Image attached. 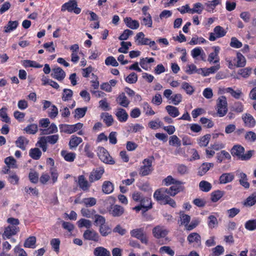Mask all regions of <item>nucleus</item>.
<instances>
[{"instance_id": "1", "label": "nucleus", "mask_w": 256, "mask_h": 256, "mask_svg": "<svg viewBox=\"0 0 256 256\" xmlns=\"http://www.w3.org/2000/svg\"><path fill=\"white\" fill-rule=\"evenodd\" d=\"M244 148L240 144H236L233 146L230 150V153L234 157H236L242 160H248L252 156V151L249 150L246 154H244Z\"/></svg>"}, {"instance_id": "2", "label": "nucleus", "mask_w": 256, "mask_h": 256, "mask_svg": "<svg viewBox=\"0 0 256 256\" xmlns=\"http://www.w3.org/2000/svg\"><path fill=\"white\" fill-rule=\"evenodd\" d=\"M154 159V157L153 156H151L143 160V165L141 166L139 169L138 173L140 175L142 176H146L151 174L153 170L152 164Z\"/></svg>"}, {"instance_id": "3", "label": "nucleus", "mask_w": 256, "mask_h": 256, "mask_svg": "<svg viewBox=\"0 0 256 256\" xmlns=\"http://www.w3.org/2000/svg\"><path fill=\"white\" fill-rule=\"evenodd\" d=\"M228 103L224 96L219 97L216 102L217 114L218 116H224L228 112Z\"/></svg>"}, {"instance_id": "4", "label": "nucleus", "mask_w": 256, "mask_h": 256, "mask_svg": "<svg viewBox=\"0 0 256 256\" xmlns=\"http://www.w3.org/2000/svg\"><path fill=\"white\" fill-rule=\"evenodd\" d=\"M98 155L99 158L104 163L114 164L115 162L108 150L103 147L98 148Z\"/></svg>"}, {"instance_id": "5", "label": "nucleus", "mask_w": 256, "mask_h": 256, "mask_svg": "<svg viewBox=\"0 0 256 256\" xmlns=\"http://www.w3.org/2000/svg\"><path fill=\"white\" fill-rule=\"evenodd\" d=\"M130 236L140 240V242L144 244H148V238L144 232L142 228H135L130 230Z\"/></svg>"}, {"instance_id": "6", "label": "nucleus", "mask_w": 256, "mask_h": 256, "mask_svg": "<svg viewBox=\"0 0 256 256\" xmlns=\"http://www.w3.org/2000/svg\"><path fill=\"white\" fill-rule=\"evenodd\" d=\"M77 6L76 0H70L62 6L61 10L62 11L68 10L69 12H74L76 14H79L81 10Z\"/></svg>"}, {"instance_id": "7", "label": "nucleus", "mask_w": 256, "mask_h": 256, "mask_svg": "<svg viewBox=\"0 0 256 256\" xmlns=\"http://www.w3.org/2000/svg\"><path fill=\"white\" fill-rule=\"evenodd\" d=\"M104 169L102 168H98L93 170L90 173L88 180L90 183L99 180L104 173Z\"/></svg>"}, {"instance_id": "8", "label": "nucleus", "mask_w": 256, "mask_h": 256, "mask_svg": "<svg viewBox=\"0 0 256 256\" xmlns=\"http://www.w3.org/2000/svg\"><path fill=\"white\" fill-rule=\"evenodd\" d=\"M19 228L16 226H8L4 229L2 234L3 239L10 238L11 236L16 234L19 232Z\"/></svg>"}, {"instance_id": "9", "label": "nucleus", "mask_w": 256, "mask_h": 256, "mask_svg": "<svg viewBox=\"0 0 256 256\" xmlns=\"http://www.w3.org/2000/svg\"><path fill=\"white\" fill-rule=\"evenodd\" d=\"M188 242L192 244L194 246L198 247L201 245V237L200 235L196 232H192L190 234L187 238Z\"/></svg>"}, {"instance_id": "10", "label": "nucleus", "mask_w": 256, "mask_h": 256, "mask_svg": "<svg viewBox=\"0 0 256 256\" xmlns=\"http://www.w3.org/2000/svg\"><path fill=\"white\" fill-rule=\"evenodd\" d=\"M83 237L85 240L95 242H98L100 240V236L98 233L93 230H86L83 234Z\"/></svg>"}, {"instance_id": "11", "label": "nucleus", "mask_w": 256, "mask_h": 256, "mask_svg": "<svg viewBox=\"0 0 256 256\" xmlns=\"http://www.w3.org/2000/svg\"><path fill=\"white\" fill-rule=\"evenodd\" d=\"M51 76L53 78L59 81H62L64 78L66 74L62 68L56 67L52 68Z\"/></svg>"}, {"instance_id": "12", "label": "nucleus", "mask_w": 256, "mask_h": 256, "mask_svg": "<svg viewBox=\"0 0 256 256\" xmlns=\"http://www.w3.org/2000/svg\"><path fill=\"white\" fill-rule=\"evenodd\" d=\"M166 188H162L159 190H157L154 194V198L160 202L162 204L164 203L168 197V195H166V191L165 190Z\"/></svg>"}, {"instance_id": "13", "label": "nucleus", "mask_w": 256, "mask_h": 256, "mask_svg": "<svg viewBox=\"0 0 256 256\" xmlns=\"http://www.w3.org/2000/svg\"><path fill=\"white\" fill-rule=\"evenodd\" d=\"M78 184L80 188L83 191H88L90 187V182H88L83 175L78 176Z\"/></svg>"}, {"instance_id": "14", "label": "nucleus", "mask_w": 256, "mask_h": 256, "mask_svg": "<svg viewBox=\"0 0 256 256\" xmlns=\"http://www.w3.org/2000/svg\"><path fill=\"white\" fill-rule=\"evenodd\" d=\"M184 7H186L187 10L186 12H188V13L192 14L195 13L200 14L204 10L203 6L200 2H197L194 4V7L192 8H190V6L188 4L185 5Z\"/></svg>"}, {"instance_id": "15", "label": "nucleus", "mask_w": 256, "mask_h": 256, "mask_svg": "<svg viewBox=\"0 0 256 256\" xmlns=\"http://www.w3.org/2000/svg\"><path fill=\"white\" fill-rule=\"evenodd\" d=\"M184 190V187L182 184H174L171 186L170 188H166L165 190L166 191V194L172 196H175L178 192H182Z\"/></svg>"}, {"instance_id": "16", "label": "nucleus", "mask_w": 256, "mask_h": 256, "mask_svg": "<svg viewBox=\"0 0 256 256\" xmlns=\"http://www.w3.org/2000/svg\"><path fill=\"white\" fill-rule=\"evenodd\" d=\"M115 114L118 121L122 122H126L128 118L126 110L122 108H118L116 110Z\"/></svg>"}, {"instance_id": "17", "label": "nucleus", "mask_w": 256, "mask_h": 256, "mask_svg": "<svg viewBox=\"0 0 256 256\" xmlns=\"http://www.w3.org/2000/svg\"><path fill=\"white\" fill-rule=\"evenodd\" d=\"M152 232L154 236L157 238H164L168 234V231L160 226H157L154 228Z\"/></svg>"}, {"instance_id": "18", "label": "nucleus", "mask_w": 256, "mask_h": 256, "mask_svg": "<svg viewBox=\"0 0 256 256\" xmlns=\"http://www.w3.org/2000/svg\"><path fill=\"white\" fill-rule=\"evenodd\" d=\"M236 174L239 178L240 184L244 188H248L250 187V184L248 182L246 174L239 171L236 172Z\"/></svg>"}, {"instance_id": "19", "label": "nucleus", "mask_w": 256, "mask_h": 256, "mask_svg": "<svg viewBox=\"0 0 256 256\" xmlns=\"http://www.w3.org/2000/svg\"><path fill=\"white\" fill-rule=\"evenodd\" d=\"M124 21L126 26L132 30H136L140 26L139 22L136 20H133L130 17H126Z\"/></svg>"}, {"instance_id": "20", "label": "nucleus", "mask_w": 256, "mask_h": 256, "mask_svg": "<svg viewBox=\"0 0 256 256\" xmlns=\"http://www.w3.org/2000/svg\"><path fill=\"white\" fill-rule=\"evenodd\" d=\"M29 142V140L24 136H20L18 137L16 141V145L22 150L26 149V147Z\"/></svg>"}, {"instance_id": "21", "label": "nucleus", "mask_w": 256, "mask_h": 256, "mask_svg": "<svg viewBox=\"0 0 256 256\" xmlns=\"http://www.w3.org/2000/svg\"><path fill=\"white\" fill-rule=\"evenodd\" d=\"M116 101L120 106L125 108H127L130 102L124 92L120 94L118 96Z\"/></svg>"}, {"instance_id": "22", "label": "nucleus", "mask_w": 256, "mask_h": 256, "mask_svg": "<svg viewBox=\"0 0 256 256\" xmlns=\"http://www.w3.org/2000/svg\"><path fill=\"white\" fill-rule=\"evenodd\" d=\"M220 66V64H216V66H211L207 68H200V70L202 72L203 76H209L210 74H214L217 72Z\"/></svg>"}, {"instance_id": "23", "label": "nucleus", "mask_w": 256, "mask_h": 256, "mask_svg": "<svg viewBox=\"0 0 256 256\" xmlns=\"http://www.w3.org/2000/svg\"><path fill=\"white\" fill-rule=\"evenodd\" d=\"M234 178V176L232 173H224L220 177V183L222 184H225L230 182L233 180Z\"/></svg>"}, {"instance_id": "24", "label": "nucleus", "mask_w": 256, "mask_h": 256, "mask_svg": "<svg viewBox=\"0 0 256 256\" xmlns=\"http://www.w3.org/2000/svg\"><path fill=\"white\" fill-rule=\"evenodd\" d=\"M134 38L138 45L148 44L149 41V38H144V34L142 32H138Z\"/></svg>"}, {"instance_id": "25", "label": "nucleus", "mask_w": 256, "mask_h": 256, "mask_svg": "<svg viewBox=\"0 0 256 256\" xmlns=\"http://www.w3.org/2000/svg\"><path fill=\"white\" fill-rule=\"evenodd\" d=\"M94 256H111L110 252L102 246H98L94 250Z\"/></svg>"}, {"instance_id": "26", "label": "nucleus", "mask_w": 256, "mask_h": 256, "mask_svg": "<svg viewBox=\"0 0 256 256\" xmlns=\"http://www.w3.org/2000/svg\"><path fill=\"white\" fill-rule=\"evenodd\" d=\"M214 166L213 163L204 162L203 163L199 168L198 170V174L202 176L205 174L206 172L212 168Z\"/></svg>"}, {"instance_id": "27", "label": "nucleus", "mask_w": 256, "mask_h": 256, "mask_svg": "<svg viewBox=\"0 0 256 256\" xmlns=\"http://www.w3.org/2000/svg\"><path fill=\"white\" fill-rule=\"evenodd\" d=\"M60 154L65 160L68 162H72L74 161L76 158V154L75 153L68 152L66 150H62L60 152Z\"/></svg>"}, {"instance_id": "28", "label": "nucleus", "mask_w": 256, "mask_h": 256, "mask_svg": "<svg viewBox=\"0 0 256 256\" xmlns=\"http://www.w3.org/2000/svg\"><path fill=\"white\" fill-rule=\"evenodd\" d=\"M114 190V184L110 181H104L102 186V192L106 194L112 193Z\"/></svg>"}, {"instance_id": "29", "label": "nucleus", "mask_w": 256, "mask_h": 256, "mask_svg": "<svg viewBox=\"0 0 256 256\" xmlns=\"http://www.w3.org/2000/svg\"><path fill=\"white\" fill-rule=\"evenodd\" d=\"M124 212V208L119 205H114L112 207L110 214L114 216H120Z\"/></svg>"}, {"instance_id": "30", "label": "nucleus", "mask_w": 256, "mask_h": 256, "mask_svg": "<svg viewBox=\"0 0 256 256\" xmlns=\"http://www.w3.org/2000/svg\"><path fill=\"white\" fill-rule=\"evenodd\" d=\"M82 142V140L81 138L72 136L68 144L70 149L76 148Z\"/></svg>"}, {"instance_id": "31", "label": "nucleus", "mask_w": 256, "mask_h": 256, "mask_svg": "<svg viewBox=\"0 0 256 256\" xmlns=\"http://www.w3.org/2000/svg\"><path fill=\"white\" fill-rule=\"evenodd\" d=\"M242 119L246 125L249 128L254 127L256 125L255 120L250 114H246Z\"/></svg>"}, {"instance_id": "32", "label": "nucleus", "mask_w": 256, "mask_h": 256, "mask_svg": "<svg viewBox=\"0 0 256 256\" xmlns=\"http://www.w3.org/2000/svg\"><path fill=\"white\" fill-rule=\"evenodd\" d=\"M166 110L168 114L173 118L177 117L180 114L178 108L170 105L166 106Z\"/></svg>"}, {"instance_id": "33", "label": "nucleus", "mask_w": 256, "mask_h": 256, "mask_svg": "<svg viewBox=\"0 0 256 256\" xmlns=\"http://www.w3.org/2000/svg\"><path fill=\"white\" fill-rule=\"evenodd\" d=\"M8 109L6 106H3L0 109V118L1 120L6 123H10V119L8 117L7 112Z\"/></svg>"}, {"instance_id": "34", "label": "nucleus", "mask_w": 256, "mask_h": 256, "mask_svg": "<svg viewBox=\"0 0 256 256\" xmlns=\"http://www.w3.org/2000/svg\"><path fill=\"white\" fill-rule=\"evenodd\" d=\"M93 219L96 226L100 227L106 224V220L105 218L101 215L96 214L94 215Z\"/></svg>"}, {"instance_id": "35", "label": "nucleus", "mask_w": 256, "mask_h": 256, "mask_svg": "<svg viewBox=\"0 0 256 256\" xmlns=\"http://www.w3.org/2000/svg\"><path fill=\"white\" fill-rule=\"evenodd\" d=\"M162 183L164 186H168L172 184L180 185L183 184L182 182L174 179L170 176H168L166 178H165L163 180Z\"/></svg>"}, {"instance_id": "36", "label": "nucleus", "mask_w": 256, "mask_h": 256, "mask_svg": "<svg viewBox=\"0 0 256 256\" xmlns=\"http://www.w3.org/2000/svg\"><path fill=\"white\" fill-rule=\"evenodd\" d=\"M29 156L32 159L38 160L42 156V152L38 148H31L29 151Z\"/></svg>"}, {"instance_id": "37", "label": "nucleus", "mask_w": 256, "mask_h": 256, "mask_svg": "<svg viewBox=\"0 0 256 256\" xmlns=\"http://www.w3.org/2000/svg\"><path fill=\"white\" fill-rule=\"evenodd\" d=\"M112 232V228L106 224L99 227V232L102 236H108Z\"/></svg>"}, {"instance_id": "38", "label": "nucleus", "mask_w": 256, "mask_h": 256, "mask_svg": "<svg viewBox=\"0 0 256 256\" xmlns=\"http://www.w3.org/2000/svg\"><path fill=\"white\" fill-rule=\"evenodd\" d=\"M36 238L35 236H30L28 238L24 244L25 248H34L36 247Z\"/></svg>"}, {"instance_id": "39", "label": "nucleus", "mask_w": 256, "mask_h": 256, "mask_svg": "<svg viewBox=\"0 0 256 256\" xmlns=\"http://www.w3.org/2000/svg\"><path fill=\"white\" fill-rule=\"evenodd\" d=\"M180 224L184 225L186 228L190 220V216L188 214H184L183 212H180Z\"/></svg>"}, {"instance_id": "40", "label": "nucleus", "mask_w": 256, "mask_h": 256, "mask_svg": "<svg viewBox=\"0 0 256 256\" xmlns=\"http://www.w3.org/2000/svg\"><path fill=\"white\" fill-rule=\"evenodd\" d=\"M142 206H143L144 211H146L152 208L150 198H148L143 197L142 200L140 202Z\"/></svg>"}, {"instance_id": "41", "label": "nucleus", "mask_w": 256, "mask_h": 256, "mask_svg": "<svg viewBox=\"0 0 256 256\" xmlns=\"http://www.w3.org/2000/svg\"><path fill=\"white\" fill-rule=\"evenodd\" d=\"M236 64L237 67H244L246 64V60L244 56L241 53H238L236 54Z\"/></svg>"}, {"instance_id": "42", "label": "nucleus", "mask_w": 256, "mask_h": 256, "mask_svg": "<svg viewBox=\"0 0 256 256\" xmlns=\"http://www.w3.org/2000/svg\"><path fill=\"white\" fill-rule=\"evenodd\" d=\"M220 0H213L210 2H208L205 4L206 10L209 12H212L216 6L220 4Z\"/></svg>"}, {"instance_id": "43", "label": "nucleus", "mask_w": 256, "mask_h": 256, "mask_svg": "<svg viewBox=\"0 0 256 256\" xmlns=\"http://www.w3.org/2000/svg\"><path fill=\"white\" fill-rule=\"evenodd\" d=\"M23 66L25 68L32 67L36 68H40L42 65L38 64L37 62L30 60H24L22 62Z\"/></svg>"}, {"instance_id": "44", "label": "nucleus", "mask_w": 256, "mask_h": 256, "mask_svg": "<svg viewBox=\"0 0 256 256\" xmlns=\"http://www.w3.org/2000/svg\"><path fill=\"white\" fill-rule=\"evenodd\" d=\"M199 187L202 191L208 192L211 190L212 186L209 182L202 180L199 184Z\"/></svg>"}, {"instance_id": "45", "label": "nucleus", "mask_w": 256, "mask_h": 256, "mask_svg": "<svg viewBox=\"0 0 256 256\" xmlns=\"http://www.w3.org/2000/svg\"><path fill=\"white\" fill-rule=\"evenodd\" d=\"M154 62V59L153 58H142L140 60V64L141 67L146 70H148L147 64L152 63Z\"/></svg>"}, {"instance_id": "46", "label": "nucleus", "mask_w": 256, "mask_h": 256, "mask_svg": "<svg viewBox=\"0 0 256 256\" xmlns=\"http://www.w3.org/2000/svg\"><path fill=\"white\" fill-rule=\"evenodd\" d=\"M42 130V134H49L56 133L58 130L56 126L54 124L52 123L48 128L47 129H44Z\"/></svg>"}, {"instance_id": "47", "label": "nucleus", "mask_w": 256, "mask_h": 256, "mask_svg": "<svg viewBox=\"0 0 256 256\" xmlns=\"http://www.w3.org/2000/svg\"><path fill=\"white\" fill-rule=\"evenodd\" d=\"M206 40L202 37H198L196 36H193L191 40L189 42L190 45L200 44L206 43Z\"/></svg>"}, {"instance_id": "48", "label": "nucleus", "mask_w": 256, "mask_h": 256, "mask_svg": "<svg viewBox=\"0 0 256 256\" xmlns=\"http://www.w3.org/2000/svg\"><path fill=\"white\" fill-rule=\"evenodd\" d=\"M4 162L9 168H17L16 160L12 156L6 158Z\"/></svg>"}, {"instance_id": "49", "label": "nucleus", "mask_w": 256, "mask_h": 256, "mask_svg": "<svg viewBox=\"0 0 256 256\" xmlns=\"http://www.w3.org/2000/svg\"><path fill=\"white\" fill-rule=\"evenodd\" d=\"M73 95V92L72 90L68 88H64L63 90L62 100L64 101H68L70 100Z\"/></svg>"}, {"instance_id": "50", "label": "nucleus", "mask_w": 256, "mask_h": 256, "mask_svg": "<svg viewBox=\"0 0 256 256\" xmlns=\"http://www.w3.org/2000/svg\"><path fill=\"white\" fill-rule=\"evenodd\" d=\"M78 225L79 228L85 227L90 228L92 226V224L89 220L81 218L78 222Z\"/></svg>"}, {"instance_id": "51", "label": "nucleus", "mask_w": 256, "mask_h": 256, "mask_svg": "<svg viewBox=\"0 0 256 256\" xmlns=\"http://www.w3.org/2000/svg\"><path fill=\"white\" fill-rule=\"evenodd\" d=\"M60 132L71 134L74 132V129L72 125H68L66 124H61L60 126Z\"/></svg>"}, {"instance_id": "52", "label": "nucleus", "mask_w": 256, "mask_h": 256, "mask_svg": "<svg viewBox=\"0 0 256 256\" xmlns=\"http://www.w3.org/2000/svg\"><path fill=\"white\" fill-rule=\"evenodd\" d=\"M38 125L36 124H31L28 125L24 128V130L28 134H35L38 132Z\"/></svg>"}, {"instance_id": "53", "label": "nucleus", "mask_w": 256, "mask_h": 256, "mask_svg": "<svg viewBox=\"0 0 256 256\" xmlns=\"http://www.w3.org/2000/svg\"><path fill=\"white\" fill-rule=\"evenodd\" d=\"M101 116L108 126L112 124L114 119L112 115L109 114L108 113H104L102 114Z\"/></svg>"}, {"instance_id": "54", "label": "nucleus", "mask_w": 256, "mask_h": 256, "mask_svg": "<svg viewBox=\"0 0 256 256\" xmlns=\"http://www.w3.org/2000/svg\"><path fill=\"white\" fill-rule=\"evenodd\" d=\"M86 110V107H84L82 108H77L74 110V116L78 118H82L84 116Z\"/></svg>"}, {"instance_id": "55", "label": "nucleus", "mask_w": 256, "mask_h": 256, "mask_svg": "<svg viewBox=\"0 0 256 256\" xmlns=\"http://www.w3.org/2000/svg\"><path fill=\"white\" fill-rule=\"evenodd\" d=\"M48 143L46 136L41 137L37 142L36 146L41 148L44 152L47 150V144Z\"/></svg>"}, {"instance_id": "56", "label": "nucleus", "mask_w": 256, "mask_h": 256, "mask_svg": "<svg viewBox=\"0 0 256 256\" xmlns=\"http://www.w3.org/2000/svg\"><path fill=\"white\" fill-rule=\"evenodd\" d=\"M245 228L250 231H253L256 229V219L248 220L245 223Z\"/></svg>"}, {"instance_id": "57", "label": "nucleus", "mask_w": 256, "mask_h": 256, "mask_svg": "<svg viewBox=\"0 0 256 256\" xmlns=\"http://www.w3.org/2000/svg\"><path fill=\"white\" fill-rule=\"evenodd\" d=\"M7 178L8 182L12 184H17L18 182L19 178L15 172H10Z\"/></svg>"}, {"instance_id": "58", "label": "nucleus", "mask_w": 256, "mask_h": 256, "mask_svg": "<svg viewBox=\"0 0 256 256\" xmlns=\"http://www.w3.org/2000/svg\"><path fill=\"white\" fill-rule=\"evenodd\" d=\"M82 202L86 207H91L96 204V200L94 198H84L82 200Z\"/></svg>"}, {"instance_id": "59", "label": "nucleus", "mask_w": 256, "mask_h": 256, "mask_svg": "<svg viewBox=\"0 0 256 256\" xmlns=\"http://www.w3.org/2000/svg\"><path fill=\"white\" fill-rule=\"evenodd\" d=\"M225 91L226 92L230 93L232 96L236 99H238L242 94L240 90H234L232 88H226Z\"/></svg>"}, {"instance_id": "60", "label": "nucleus", "mask_w": 256, "mask_h": 256, "mask_svg": "<svg viewBox=\"0 0 256 256\" xmlns=\"http://www.w3.org/2000/svg\"><path fill=\"white\" fill-rule=\"evenodd\" d=\"M191 55L193 58H196L200 56H204L205 54L202 48H201L200 47H197L194 48L191 51Z\"/></svg>"}, {"instance_id": "61", "label": "nucleus", "mask_w": 256, "mask_h": 256, "mask_svg": "<svg viewBox=\"0 0 256 256\" xmlns=\"http://www.w3.org/2000/svg\"><path fill=\"white\" fill-rule=\"evenodd\" d=\"M18 26V22L17 21H10L6 26L5 27L4 32H9L15 30Z\"/></svg>"}, {"instance_id": "62", "label": "nucleus", "mask_w": 256, "mask_h": 256, "mask_svg": "<svg viewBox=\"0 0 256 256\" xmlns=\"http://www.w3.org/2000/svg\"><path fill=\"white\" fill-rule=\"evenodd\" d=\"M182 88L186 91L187 94L191 95L194 92V88L186 82H183L182 84Z\"/></svg>"}, {"instance_id": "63", "label": "nucleus", "mask_w": 256, "mask_h": 256, "mask_svg": "<svg viewBox=\"0 0 256 256\" xmlns=\"http://www.w3.org/2000/svg\"><path fill=\"white\" fill-rule=\"evenodd\" d=\"M169 144L172 146H180L181 145V142L176 136L173 135L170 138Z\"/></svg>"}, {"instance_id": "64", "label": "nucleus", "mask_w": 256, "mask_h": 256, "mask_svg": "<svg viewBox=\"0 0 256 256\" xmlns=\"http://www.w3.org/2000/svg\"><path fill=\"white\" fill-rule=\"evenodd\" d=\"M256 203V194H252L248 196L244 202L246 206H251Z\"/></svg>"}]
</instances>
